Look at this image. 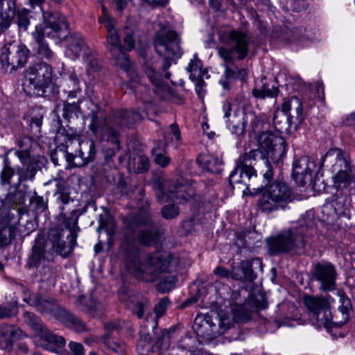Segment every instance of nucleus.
<instances>
[{
    "label": "nucleus",
    "instance_id": "473e14b6",
    "mask_svg": "<svg viewBox=\"0 0 355 355\" xmlns=\"http://www.w3.org/2000/svg\"><path fill=\"white\" fill-rule=\"evenodd\" d=\"M187 71L189 73V78L193 82L203 80L205 72L202 69L201 61L198 59L196 54L190 60L187 67Z\"/></svg>",
    "mask_w": 355,
    "mask_h": 355
},
{
    "label": "nucleus",
    "instance_id": "052dcab7",
    "mask_svg": "<svg viewBox=\"0 0 355 355\" xmlns=\"http://www.w3.org/2000/svg\"><path fill=\"white\" fill-rule=\"evenodd\" d=\"M85 54V62L87 64L89 69L92 71H95L99 69L98 62L97 59L92 54V53H89L86 51Z\"/></svg>",
    "mask_w": 355,
    "mask_h": 355
},
{
    "label": "nucleus",
    "instance_id": "680f3d73",
    "mask_svg": "<svg viewBox=\"0 0 355 355\" xmlns=\"http://www.w3.org/2000/svg\"><path fill=\"white\" fill-rule=\"evenodd\" d=\"M113 144L116 145L115 147L107 148L105 151V162L107 164L110 163V162L115 156L116 152L120 149L119 137H118V142Z\"/></svg>",
    "mask_w": 355,
    "mask_h": 355
},
{
    "label": "nucleus",
    "instance_id": "13d9d810",
    "mask_svg": "<svg viewBox=\"0 0 355 355\" xmlns=\"http://www.w3.org/2000/svg\"><path fill=\"white\" fill-rule=\"evenodd\" d=\"M30 202L34 205L35 209L38 212H44L47 208V203L44 201L43 197L37 196L36 193L31 198Z\"/></svg>",
    "mask_w": 355,
    "mask_h": 355
},
{
    "label": "nucleus",
    "instance_id": "69168bd1",
    "mask_svg": "<svg viewBox=\"0 0 355 355\" xmlns=\"http://www.w3.org/2000/svg\"><path fill=\"white\" fill-rule=\"evenodd\" d=\"M69 349L73 355H85L83 345L79 343L70 342Z\"/></svg>",
    "mask_w": 355,
    "mask_h": 355
},
{
    "label": "nucleus",
    "instance_id": "423d86ee",
    "mask_svg": "<svg viewBox=\"0 0 355 355\" xmlns=\"http://www.w3.org/2000/svg\"><path fill=\"white\" fill-rule=\"evenodd\" d=\"M307 227L284 230L266 240L268 252L275 256L281 254H301L304 253L308 241L305 237Z\"/></svg>",
    "mask_w": 355,
    "mask_h": 355
},
{
    "label": "nucleus",
    "instance_id": "f257e3e1",
    "mask_svg": "<svg viewBox=\"0 0 355 355\" xmlns=\"http://www.w3.org/2000/svg\"><path fill=\"white\" fill-rule=\"evenodd\" d=\"M119 252L128 271L137 279L154 282L161 279L157 285V289L162 293H168L175 287L177 277L175 275H168L173 269L174 258L172 254H150L141 262L140 249L132 235H125L123 237Z\"/></svg>",
    "mask_w": 355,
    "mask_h": 355
},
{
    "label": "nucleus",
    "instance_id": "aec40b11",
    "mask_svg": "<svg viewBox=\"0 0 355 355\" xmlns=\"http://www.w3.org/2000/svg\"><path fill=\"white\" fill-rule=\"evenodd\" d=\"M25 322L38 335L40 338L50 345V350L61 348L65 345V339L50 331L40 318L35 313L26 311L24 313Z\"/></svg>",
    "mask_w": 355,
    "mask_h": 355
},
{
    "label": "nucleus",
    "instance_id": "412c9836",
    "mask_svg": "<svg viewBox=\"0 0 355 355\" xmlns=\"http://www.w3.org/2000/svg\"><path fill=\"white\" fill-rule=\"evenodd\" d=\"M14 285L23 293V300L35 307L37 311L42 313H51L56 316L58 310L62 309L59 307L55 299L44 297L41 294H31L28 289L22 284L15 282Z\"/></svg>",
    "mask_w": 355,
    "mask_h": 355
},
{
    "label": "nucleus",
    "instance_id": "a19ab883",
    "mask_svg": "<svg viewBox=\"0 0 355 355\" xmlns=\"http://www.w3.org/2000/svg\"><path fill=\"white\" fill-rule=\"evenodd\" d=\"M234 319L237 322H247L251 319L252 312L248 304L235 305L232 309Z\"/></svg>",
    "mask_w": 355,
    "mask_h": 355
},
{
    "label": "nucleus",
    "instance_id": "7c9ffc66",
    "mask_svg": "<svg viewBox=\"0 0 355 355\" xmlns=\"http://www.w3.org/2000/svg\"><path fill=\"white\" fill-rule=\"evenodd\" d=\"M144 225L150 227L153 226L150 215L147 211L140 210L137 214L130 216L127 219L126 226L132 232L135 229Z\"/></svg>",
    "mask_w": 355,
    "mask_h": 355
},
{
    "label": "nucleus",
    "instance_id": "2eb2a0df",
    "mask_svg": "<svg viewBox=\"0 0 355 355\" xmlns=\"http://www.w3.org/2000/svg\"><path fill=\"white\" fill-rule=\"evenodd\" d=\"M52 67L45 62L31 63L25 71L26 82L40 96L46 92L52 82Z\"/></svg>",
    "mask_w": 355,
    "mask_h": 355
},
{
    "label": "nucleus",
    "instance_id": "4468645a",
    "mask_svg": "<svg viewBox=\"0 0 355 355\" xmlns=\"http://www.w3.org/2000/svg\"><path fill=\"white\" fill-rule=\"evenodd\" d=\"M52 241L46 240L44 236L39 234L35 239L31 252L26 261L28 268H37L39 266H46L54 261L55 253L59 255L56 248L53 246Z\"/></svg>",
    "mask_w": 355,
    "mask_h": 355
},
{
    "label": "nucleus",
    "instance_id": "58836bf2",
    "mask_svg": "<svg viewBox=\"0 0 355 355\" xmlns=\"http://www.w3.org/2000/svg\"><path fill=\"white\" fill-rule=\"evenodd\" d=\"M20 330L12 324H2L0 326V335L6 343L7 347H10L12 343L19 337Z\"/></svg>",
    "mask_w": 355,
    "mask_h": 355
},
{
    "label": "nucleus",
    "instance_id": "6ab92c4d",
    "mask_svg": "<svg viewBox=\"0 0 355 355\" xmlns=\"http://www.w3.org/2000/svg\"><path fill=\"white\" fill-rule=\"evenodd\" d=\"M105 27L107 31L106 48L114 59L116 64L122 69L128 71L130 60L123 51L121 42L119 31L114 26V22L111 18L105 20Z\"/></svg>",
    "mask_w": 355,
    "mask_h": 355
},
{
    "label": "nucleus",
    "instance_id": "f704fd0d",
    "mask_svg": "<svg viewBox=\"0 0 355 355\" xmlns=\"http://www.w3.org/2000/svg\"><path fill=\"white\" fill-rule=\"evenodd\" d=\"M65 83L67 87L64 89V92L67 94V96L69 98L77 97L78 94L81 92L77 75L73 72L69 73L65 79Z\"/></svg>",
    "mask_w": 355,
    "mask_h": 355
},
{
    "label": "nucleus",
    "instance_id": "2f4dec72",
    "mask_svg": "<svg viewBox=\"0 0 355 355\" xmlns=\"http://www.w3.org/2000/svg\"><path fill=\"white\" fill-rule=\"evenodd\" d=\"M119 295L120 300L130 308L132 312L136 315L138 318H142L144 316V307L146 304L143 302H135L133 300H128V295L125 288H121L119 291Z\"/></svg>",
    "mask_w": 355,
    "mask_h": 355
},
{
    "label": "nucleus",
    "instance_id": "6e6d98bb",
    "mask_svg": "<svg viewBox=\"0 0 355 355\" xmlns=\"http://www.w3.org/2000/svg\"><path fill=\"white\" fill-rule=\"evenodd\" d=\"M146 73L150 81L157 88L163 86V80L159 73L157 72L155 69L151 66H147Z\"/></svg>",
    "mask_w": 355,
    "mask_h": 355
},
{
    "label": "nucleus",
    "instance_id": "b1692460",
    "mask_svg": "<svg viewBox=\"0 0 355 355\" xmlns=\"http://www.w3.org/2000/svg\"><path fill=\"white\" fill-rule=\"evenodd\" d=\"M141 120V116L138 111L116 110L113 112L110 123L114 128L116 127L119 129L130 128Z\"/></svg>",
    "mask_w": 355,
    "mask_h": 355
},
{
    "label": "nucleus",
    "instance_id": "c9c22d12",
    "mask_svg": "<svg viewBox=\"0 0 355 355\" xmlns=\"http://www.w3.org/2000/svg\"><path fill=\"white\" fill-rule=\"evenodd\" d=\"M68 49L73 54L75 57L79 56L81 51H89L87 49L83 38L78 34L71 35L69 39Z\"/></svg>",
    "mask_w": 355,
    "mask_h": 355
},
{
    "label": "nucleus",
    "instance_id": "4c0bfd02",
    "mask_svg": "<svg viewBox=\"0 0 355 355\" xmlns=\"http://www.w3.org/2000/svg\"><path fill=\"white\" fill-rule=\"evenodd\" d=\"M175 328L171 327L169 329H164L157 338L155 347L156 350H167L171 344L172 335L175 333Z\"/></svg>",
    "mask_w": 355,
    "mask_h": 355
},
{
    "label": "nucleus",
    "instance_id": "864d4df0",
    "mask_svg": "<svg viewBox=\"0 0 355 355\" xmlns=\"http://www.w3.org/2000/svg\"><path fill=\"white\" fill-rule=\"evenodd\" d=\"M18 312L17 303L9 302L0 306V318L11 317Z\"/></svg>",
    "mask_w": 355,
    "mask_h": 355
},
{
    "label": "nucleus",
    "instance_id": "f03ea898",
    "mask_svg": "<svg viewBox=\"0 0 355 355\" xmlns=\"http://www.w3.org/2000/svg\"><path fill=\"white\" fill-rule=\"evenodd\" d=\"M56 191L54 196L56 197V202L59 205L60 214L64 218L63 223L69 231L67 239L69 243L66 244L64 239V230L60 227H54L49 231V240L52 241L53 246L56 248L59 255L63 258L69 257L77 245L78 232L80 228L78 226L79 217L78 210L76 209L75 200L71 197L70 192L65 187V184L62 180H55Z\"/></svg>",
    "mask_w": 355,
    "mask_h": 355
},
{
    "label": "nucleus",
    "instance_id": "7ed1b4c3",
    "mask_svg": "<svg viewBox=\"0 0 355 355\" xmlns=\"http://www.w3.org/2000/svg\"><path fill=\"white\" fill-rule=\"evenodd\" d=\"M220 42L223 44L217 48L218 55L223 60V67L225 68L226 80L221 82L225 89L230 88V84L234 80L245 83L248 73L245 69H239L234 65L235 57L243 60L249 52V41L248 35L242 31H226L220 35Z\"/></svg>",
    "mask_w": 355,
    "mask_h": 355
},
{
    "label": "nucleus",
    "instance_id": "c03bdc74",
    "mask_svg": "<svg viewBox=\"0 0 355 355\" xmlns=\"http://www.w3.org/2000/svg\"><path fill=\"white\" fill-rule=\"evenodd\" d=\"M15 175V169L10 166L8 157L3 159V166L0 173V182L1 185L10 184V180Z\"/></svg>",
    "mask_w": 355,
    "mask_h": 355
},
{
    "label": "nucleus",
    "instance_id": "ea45409f",
    "mask_svg": "<svg viewBox=\"0 0 355 355\" xmlns=\"http://www.w3.org/2000/svg\"><path fill=\"white\" fill-rule=\"evenodd\" d=\"M355 171V168H354ZM354 169H339L334 177V182L338 188H346L352 182Z\"/></svg>",
    "mask_w": 355,
    "mask_h": 355
},
{
    "label": "nucleus",
    "instance_id": "a18cd8bd",
    "mask_svg": "<svg viewBox=\"0 0 355 355\" xmlns=\"http://www.w3.org/2000/svg\"><path fill=\"white\" fill-rule=\"evenodd\" d=\"M157 239V234L155 232L149 230H144L139 232L137 234L138 241L143 245L150 246L155 243Z\"/></svg>",
    "mask_w": 355,
    "mask_h": 355
},
{
    "label": "nucleus",
    "instance_id": "e433bc0d",
    "mask_svg": "<svg viewBox=\"0 0 355 355\" xmlns=\"http://www.w3.org/2000/svg\"><path fill=\"white\" fill-rule=\"evenodd\" d=\"M193 329L198 336L207 339L216 337L214 330L211 329L207 322H204L202 316H198L194 320Z\"/></svg>",
    "mask_w": 355,
    "mask_h": 355
},
{
    "label": "nucleus",
    "instance_id": "49530a36",
    "mask_svg": "<svg viewBox=\"0 0 355 355\" xmlns=\"http://www.w3.org/2000/svg\"><path fill=\"white\" fill-rule=\"evenodd\" d=\"M12 232L6 220L0 221V248L10 243Z\"/></svg>",
    "mask_w": 355,
    "mask_h": 355
},
{
    "label": "nucleus",
    "instance_id": "c85d7f7f",
    "mask_svg": "<svg viewBox=\"0 0 355 355\" xmlns=\"http://www.w3.org/2000/svg\"><path fill=\"white\" fill-rule=\"evenodd\" d=\"M348 209L347 199L343 197L336 198L326 202L322 206V213L329 216L345 215Z\"/></svg>",
    "mask_w": 355,
    "mask_h": 355
},
{
    "label": "nucleus",
    "instance_id": "37998d69",
    "mask_svg": "<svg viewBox=\"0 0 355 355\" xmlns=\"http://www.w3.org/2000/svg\"><path fill=\"white\" fill-rule=\"evenodd\" d=\"M340 306L339 311L343 315V320L339 322H335V325L343 326L344 325L349 319V312L352 309V303L348 297L344 294L340 295Z\"/></svg>",
    "mask_w": 355,
    "mask_h": 355
},
{
    "label": "nucleus",
    "instance_id": "cd10ccee",
    "mask_svg": "<svg viewBox=\"0 0 355 355\" xmlns=\"http://www.w3.org/2000/svg\"><path fill=\"white\" fill-rule=\"evenodd\" d=\"M326 159L334 160V166H338L340 169H348L349 171L354 169V167L351 164L349 155L340 148H334L329 150L325 155L322 157V163L323 164Z\"/></svg>",
    "mask_w": 355,
    "mask_h": 355
},
{
    "label": "nucleus",
    "instance_id": "0eeeda50",
    "mask_svg": "<svg viewBox=\"0 0 355 355\" xmlns=\"http://www.w3.org/2000/svg\"><path fill=\"white\" fill-rule=\"evenodd\" d=\"M294 199L293 193L288 184L280 179L266 184L259 196L257 206L261 212L270 214L280 209L284 210Z\"/></svg>",
    "mask_w": 355,
    "mask_h": 355
},
{
    "label": "nucleus",
    "instance_id": "bf43d9fd",
    "mask_svg": "<svg viewBox=\"0 0 355 355\" xmlns=\"http://www.w3.org/2000/svg\"><path fill=\"white\" fill-rule=\"evenodd\" d=\"M169 302H170L168 297H163L155 305L154 311L158 318H161L165 313V311L168 306Z\"/></svg>",
    "mask_w": 355,
    "mask_h": 355
},
{
    "label": "nucleus",
    "instance_id": "09e8293b",
    "mask_svg": "<svg viewBox=\"0 0 355 355\" xmlns=\"http://www.w3.org/2000/svg\"><path fill=\"white\" fill-rule=\"evenodd\" d=\"M30 10L26 8L19 9L16 12V22L20 28L27 31L30 25Z\"/></svg>",
    "mask_w": 355,
    "mask_h": 355
},
{
    "label": "nucleus",
    "instance_id": "774afa93",
    "mask_svg": "<svg viewBox=\"0 0 355 355\" xmlns=\"http://www.w3.org/2000/svg\"><path fill=\"white\" fill-rule=\"evenodd\" d=\"M125 47L128 51H131L135 47V39L132 33H128L124 37Z\"/></svg>",
    "mask_w": 355,
    "mask_h": 355
},
{
    "label": "nucleus",
    "instance_id": "4be33fe9",
    "mask_svg": "<svg viewBox=\"0 0 355 355\" xmlns=\"http://www.w3.org/2000/svg\"><path fill=\"white\" fill-rule=\"evenodd\" d=\"M311 272L313 279L320 283L321 291L328 292L336 289L337 272L331 263L324 261L317 262Z\"/></svg>",
    "mask_w": 355,
    "mask_h": 355
},
{
    "label": "nucleus",
    "instance_id": "8fccbe9b",
    "mask_svg": "<svg viewBox=\"0 0 355 355\" xmlns=\"http://www.w3.org/2000/svg\"><path fill=\"white\" fill-rule=\"evenodd\" d=\"M137 351L139 355H148L150 352L156 350L155 346H152L150 343V337L146 336L144 338H141L137 344Z\"/></svg>",
    "mask_w": 355,
    "mask_h": 355
},
{
    "label": "nucleus",
    "instance_id": "f3484780",
    "mask_svg": "<svg viewBox=\"0 0 355 355\" xmlns=\"http://www.w3.org/2000/svg\"><path fill=\"white\" fill-rule=\"evenodd\" d=\"M87 116L91 120L88 128L94 136L111 143L118 142L119 132L112 123H107L105 116L102 114L101 108L97 105H94V108Z\"/></svg>",
    "mask_w": 355,
    "mask_h": 355
},
{
    "label": "nucleus",
    "instance_id": "72a5a7b5",
    "mask_svg": "<svg viewBox=\"0 0 355 355\" xmlns=\"http://www.w3.org/2000/svg\"><path fill=\"white\" fill-rule=\"evenodd\" d=\"M278 92L277 83H272L263 84L261 89H254L252 93L255 98H265L276 97Z\"/></svg>",
    "mask_w": 355,
    "mask_h": 355
},
{
    "label": "nucleus",
    "instance_id": "1a4fd4ad",
    "mask_svg": "<svg viewBox=\"0 0 355 355\" xmlns=\"http://www.w3.org/2000/svg\"><path fill=\"white\" fill-rule=\"evenodd\" d=\"M334 300L330 295L326 297L305 296L304 302L309 312V318L313 325L318 328L324 327L327 331L341 327L335 325L331 313V304Z\"/></svg>",
    "mask_w": 355,
    "mask_h": 355
},
{
    "label": "nucleus",
    "instance_id": "e2e57ef3",
    "mask_svg": "<svg viewBox=\"0 0 355 355\" xmlns=\"http://www.w3.org/2000/svg\"><path fill=\"white\" fill-rule=\"evenodd\" d=\"M33 140L28 136H21L17 140V146L20 150H31Z\"/></svg>",
    "mask_w": 355,
    "mask_h": 355
},
{
    "label": "nucleus",
    "instance_id": "79ce46f5",
    "mask_svg": "<svg viewBox=\"0 0 355 355\" xmlns=\"http://www.w3.org/2000/svg\"><path fill=\"white\" fill-rule=\"evenodd\" d=\"M80 103L79 99L78 103H64L62 117L66 121L70 122L71 119H78L82 115V111L79 105Z\"/></svg>",
    "mask_w": 355,
    "mask_h": 355
},
{
    "label": "nucleus",
    "instance_id": "5fc2aeb1",
    "mask_svg": "<svg viewBox=\"0 0 355 355\" xmlns=\"http://www.w3.org/2000/svg\"><path fill=\"white\" fill-rule=\"evenodd\" d=\"M58 135L66 137L67 140L76 139L80 137V132L73 128H71L67 125V128H64L62 125L58 128Z\"/></svg>",
    "mask_w": 355,
    "mask_h": 355
},
{
    "label": "nucleus",
    "instance_id": "a211bd4d",
    "mask_svg": "<svg viewBox=\"0 0 355 355\" xmlns=\"http://www.w3.org/2000/svg\"><path fill=\"white\" fill-rule=\"evenodd\" d=\"M39 163L36 159H32L23 166L17 168L18 181L13 186H10V190L6 195V200L15 205L23 204L25 200V194L19 190V187L23 182L33 181L39 170Z\"/></svg>",
    "mask_w": 355,
    "mask_h": 355
},
{
    "label": "nucleus",
    "instance_id": "0e129e2a",
    "mask_svg": "<svg viewBox=\"0 0 355 355\" xmlns=\"http://www.w3.org/2000/svg\"><path fill=\"white\" fill-rule=\"evenodd\" d=\"M15 155L19 158L21 164H26L29 160L35 159L31 157V150H19L16 151Z\"/></svg>",
    "mask_w": 355,
    "mask_h": 355
},
{
    "label": "nucleus",
    "instance_id": "39448f33",
    "mask_svg": "<svg viewBox=\"0 0 355 355\" xmlns=\"http://www.w3.org/2000/svg\"><path fill=\"white\" fill-rule=\"evenodd\" d=\"M68 27L65 17H60L58 14H44V24L36 25L35 30L31 33L34 40L33 51L35 56L41 60H51L54 56V53L44 40V37L60 40Z\"/></svg>",
    "mask_w": 355,
    "mask_h": 355
},
{
    "label": "nucleus",
    "instance_id": "6e6552de",
    "mask_svg": "<svg viewBox=\"0 0 355 355\" xmlns=\"http://www.w3.org/2000/svg\"><path fill=\"white\" fill-rule=\"evenodd\" d=\"M180 43V36L173 30L163 28L155 34L153 44L156 53L164 59V71H166L171 67L173 60H176L182 56L183 51Z\"/></svg>",
    "mask_w": 355,
    "mask_h": 355
},
{
    "label": "nucleus",
    "instance_id": "f8f14e48",
    "mask_svg": "<svg viewBox=\"0 0 355 355\" xmlns=\"http://www.w3.org/2000/svg\"><path fill=\"white\" fill-rule=\"evenodd\" d=\"M282 112L284 119L283 123L279 119V116L277 114L273 117V124L279 135L280 132L290 131L293 125L296 129L304 120L302 105L297 97L284 98L282 105Z\"/></svg>",
    "mask_w": 355,
    "mask_h": 355
},
{
    "label": "nucleus",
    "instance_id": "603ef678",
    "mask_svg": "<svg viewBox=\"0 0 355 355\" xmlns=\"http://www.w3.org/2000/svg\"><path fill=\"white\" fill-rule=\"evenodd\" d=\"M15 12V0H0V15H8L13 17Z\"/></svg>",
    "mask_w": 355,
    "mask_h": 355
},
{
    "label": "nucleus",
    "instance_id": "3c124183",
    "mask_svg": "<svg viewBox=\"0 0 355 355\" xmlns=\"http://www.w3.org/2000/svg\"><path fill=\"white\" fill-rule=\"evenodd\" d=\"M152 153L155 157L154 160L156 164L162 168L166 167L169 164L171 159L165 153L162 152L159 144L152 149Z\"/></svg>",
    "mask_w": 355,
    "mask_h": 355
},
{
    "label": "nucleus",
    "instance_id": "bb28decb",
    "mask_svg": "<svg viewBox=\"0 0 355 355\" xmlns=\"http://www.w3.org/2000/svg\"><path fill=\"white\" fill-rule=\"evenodd\" d=\"M57 319L68 328L77 333H82L88 331L86 323L74 314L67 309L58 310L56 314Z\"/></svg>",
    "mask_w": 355,
    "mask_h": 355
},
{
    "label": "nucleus",
    "instance_id": "de8ad7c7",
    "mask_svg": "<svg viewBox=\"0 0 355 355\" xmlns=\"http://www.w3.org/2000/svg\"><path fill=\"white\" fill-rule=\"evenodd\" d=\"M101 340H103V343L105 345H106L109 349L112 350L113 352L117 353V354H125L126 352V347L125 345L123 342H115L113 340H110V338H108V334H104L101 336Z\"/></svg>",
    "mask_w": 355,
    "mask_h": 355
},
{
    "label": "nucleus",
    "instance_id": "c756f323",
    "mask_svg": "<svg viewBox=\"0 0 355 355\" xmlns=\"http://www.w3.org/2000/svg\"><path fill=\"white\" fill-rule=\"evenodd\" d=\"M199 166L207 172L218 173L221 170L223 162L210 154H200L197 158Z\"/></svg>",
    "mask_w": 355,
    "mask_h": 355
},
{
    "label": "nucleus",
    "instance_id": "dca6fc26",
    "mask_svg": "<svg viewBox=\"0 0 355 355\" xmlns=\"http://www.w3.org/2000/svg\"><path fill=\"white\" fill-rule=\"evenodd\" d=\"M195 195V191L189 181L181 178L176 182H170L167 189L159 184L156 190L157 200L162 203L173 201L182 203Z\"/></svg>",
    "mask_w": 355,
    "mask_h": 355
},
{
    "label": "nucleus",
    "instance_id": "9b49d317",
    "mask_svg": "<svg viewBox=\"0 0 355 355\" xmlns=\"http://www.w3.org/2000/svg\"><path fill=\"white\" fill-rule=\"evenodd\" d=\"M232 107L233 105L229 101H225L223 102L222 107L223 116L227 119V126L232 133L237 135L243 134L249 118L250 119L252 131L254 133L259 132L258 125L262 123L261 121L253 115H248L241 107H235L233 110Z\"/></svg>",
    "mask_w": 355,
    "mask_h": 355
},
{
    "label": "nucleus",
    "instance_id": "393cba45",
    "mask_svg": "<svg viewBox=\"0 0 355 355\" xmlns=\"http://www.w3.org/2000/svg\"><path fill=\"white\" fill-rule=\"evenodd\" d=\"M96 155V144L93 139L83 141L80 143V149L73 156L74 166L83 167L93 162Z\"/></svg>",
    "mask_w": 355,
    "mask_h": 355
},
{
    "label": "nucleus",
    "instance_id": "20e7f679",
    "mask_svg": "<svg viewBox=\"0 0 355 355\" xmlns=\"http://www.w3.org/2000/svg\"><path fill=\"white\" fill-rule=\"evenodd\" d=\"M259 148L253 149L259 153L257 158L260 157L263 164L261 167L263 182L266 184L272 182L274 179V168L281 162L286 153V142L283 137L271 130L262 131L259 135Z\"/></svg>",
    "mask_w": 355,
    "mask_h": 355
},
{
    "label": "nucleus",
    "instance_id": "5701e85b",
    "mask_svg": "<svg viewBox=\"0 0 355 355\" xmlns=\"http://www.w3.org/2000/svg\"><path fill=\"white\" fill-rule=\"evenodd\" d=\"M315 167V162L308 156H302L295 159L293 164L292 177L296 184L304 186L307 181H311Z\"/></svg>",
    "mask_w": 355,
    "mask_h": 355
},
{
    "label": "nucleus",
    "instance_id": "9d476101",
    "mask_svg": "<svg viewBox=\"0 0 355 355\" xmlns=\"http://www.w3.org/2000/svg\"><path fill=\"white\" fill-rule=\"evenodd\" d=\"M257 150H250L242 154L236 160V166L229 176V182L233 188L237 187L243 193L250 191L252 179L257 177L253 162L257 160Z\"/></svg>",
    "mask_w": 355,
    "mask_h": 355
},
{
    "label": "nucleus",
    "instance_id": "4d7b16f0",
    "mask_svg": "<svg viewBox=\"0 0 355 355\" xmlns=\"http://www.w3.org/2000/svg\"><path fill=\"white\" fill-rule=\"evenodd\" d=\"M179 211V208L174 205H165L162 209V216L167 220L177 217Z\"/></svg>",
    "mask_w": 355,
    "mask_h": 355
},
{
    "label": "nucleus",
    "instance_id": "a878e982",
    "mask_svg": "<svg viewBox=\"0 0 355 355\" xmlns=\"http://www.w3.org/2000/svg\"><path fill=\"white\" fill-rule=\"evenodd\" d=\"M254 265L259 266L262 270V261L260 258L241 261L238 268H234L232 272V277L241 281H254L257 277L252 269Z\"/></svg>",
    "mask_w": 355,
    "mask_h": 355
},
{
    "label": "nucleus",
    "instance_id": "ddd939ff",
    "mask_svg": "<svg viewBox=\"0 0 355 355\" xmlns=\"http://www.w3.org/2000/svg\"><path fill=\"white\" fill-rule=\"evenodd\" d=\"M29 49L25 44L15 42L5 44L0 49V63L6 73L23 67L27 62Z\"/></svg>",
    "mask_w": 355,
    "mask_h": 355
},
{
    "label": "nucleus",
    "instance_id": "338daca9",
    "mask_svg": "<svg viewBox=\"0 0 355 355\" xmlns=\"http://www.w3.org/2000/svg\"><path fill=\"white\" fill-rule=\"evenodd\" d=\"M191 341V338H185L180 341L177 348L181 351L192 352V347L190 346L189 342Z\"/></svg>",
    "mask_w": 355,
    "mask_h": 355
}]
</instances>
